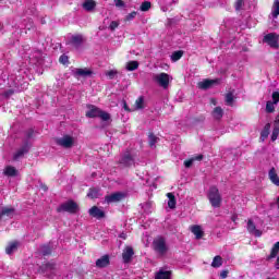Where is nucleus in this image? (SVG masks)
Here are the masks:
<instances>
[{"label":"nucleus","mask_w":279,"mask_h":279,"mask_svg":"<svg viewBox=\"0 0 279 279\" xmlns=\"http://www.w3.org/2000/svg\"><path fill=\"white\" fill-rule=\"evenodd\" d=\"M85 117H87V119H97L98 118V119H101V121H110V119H111L110 113L99 109L98 107H96L94 105L89 106V110L86 111Z\"/></svg>","instance_id":"1"},{"label":"nucleus","mask_w":279,"mask_h":279,"mask_svg":"<svg viewBox=\"0 0 279 279\" xmlns=\"http://www.w3.org/2000/svg\"><path fill=\"white\" fill-rule=\"evenodd\" d=\"M207 198L213 208H221V193H219V189L215 185L209 187L207 193Z\"/></svg>","instance_id":"2"},{"label":"nucleus","mask_w":279,"mask_h":279,"mask_svg":"<svg viewBox=\"0 0 279 279\" xmlns=\"http://www.w3.org/2000/svg\"><path fill=\"white\" fill-rule=\"evenodd\" d=\"M80 210V205L75 203V201L70 199L63 204H61L57 208V213H69V215H76V213Z\"/></svg>","instance_id":"3"},{"label":"nucleus","mask_w":279,"mask_h":279,"mask_svg":"<svg viewBox=\"0 0 279 279\" xmlns=\"http://www.w3.org/2000/svg\"><path fill=\"white\" fill-rule=\"evenodd\" d=\"M153 250L157 252V254H160V256H165V254L169 251V247H167V241L165 238L160 236L153 241Z\"/></svg>","instance_id":"4"},{"label":"nucleus","mask_w":279,"mask_h":279,"mask_svg":"<svg viewBox=\"0 0 279 279\" xmlns=\"http://www.w3.org/2000/svg\"><path fill=\"white\" fill-rule=\"evenodd\" d=\"M57 145L63 147L64 149H71L75 145V140L71 135H63L62 137L56 138Z\"/></svg>","instance_id":"5"},{"label":"nucleus","mask_w":279,"mask_h":279,"mask_svg":"<svg viewBox=\"0 0 279 279\" xmlns=\"http://www.w3.org/2000/svg\"><path fill=\"white\" fill-rule=\"evenodd\" d=\"M219 84H221V78H205L198 83V88H201V90H208L213 88V86H219Z\"/></svg>","instance_id":"6"},{"label":"nucleus","mask_w":279,"mask_h":279,"mask_svg":"<svg viewBox=\"0 0 279 279\" xmlns=\"http://www.w3.org/2000/svg\"><path fill=\"white\" fill-rule=\"evenodd\" d=\"M278 40H279V35L276 33H269L265 35L263 39V41L266 43V45H268L272 49H278L279 47Z\"/></svg>","instance_id":"7"},{"label":"nucleus","mask_w":279,"mask_h":279,"mask_svg":"<svg viewBox=\"0 0 279 279\" xmlns=\"http://www.w3.org/2000/svg\"><path fill=\"white\" fill-rule=\"evenodd\" d=\"M119 165H122V167L125 168L134 167V157L132 156V153H130V150L123 153L119 160Z\"/></svg>","instance_id":"8"},{"label":"nucleus","mask_w":279,"mask_h":279,"mask_svg":"<svg viewBox=\"0 0 279 279\" xmlns=\"http://www.w3.org/2000/svg\"><path fill=\"white\" fill-rule=\"evenodd\" d=\"M155 82L161 86V88H169L170 76L168 73L161 72L154 77Z\"/></svg>","instance_id":"9"},{"label":"nucleus","mask_w":279,"mask_h":279,"mask_svg":"<svg viewBox=\"0 0 279 279\" xmlns=\"http://www.w3.org/2000/svg\"><path fill=\"white\" fill-rule=\"evenodd\" d=\"M125 197V193L123 192H116L105 196L106 204H114L117 202H123Z\"/></svg>","instance_id":"10"},{"label":"nucleus","mask_w":279,"mask_h":279,"mask_svg":"<svg viewBox=\"0 0 279 279\" xmlns=\"http://www.w3.org/2000/svg\"><path fill=\"white\" fill-rule=\"evenodd\" d=\"M25 154H29V143L27 141L13 154V160L16 161L23 158Z\"/></svg>","instance_id":"11"},{"label":"nucleus","mask_w":279,"mask_h":279,"mask_svg":"<svg viewBox=\"0 0 279 279\" xmlns=\"http://www.w3.org/2000/svg\"><path fill=\"white\" fill-rule=\"evenodd\" d=\"M134 257V247L125 246L122 252V260L124 265L132 263V258Z\"/></svg>","instance_id":"12"},{"label":"nucleus","mask_w":279,"mask_h":279,"mask_svg":"<svg viewBox=\"0 0 279 279\" xmlns=\"http://www.w3.org/2000/svg\"><path fill=\"white\" fill-rule=\"evenodd\" d=\"M84 44V36L82 35H73L69 41H66V45H72L75 49H80L82 45Z\"/></svg>","instance_id":"13"},{"label":"nucleus","mask_w":279,"mask_h":279,"mask_svg":"<svg viewBox=\"0 0 279 279\" xmlns=\"http://www.w3.org/2000/svg\"><path fill=\"white\" fill-rule=\"evenodd\" d=\"M89 216L94 217V219H104L106 217V211L101 210L97 206H93L89 210Z\"/></svg>","instance_id":"14"},{"label":"nucleus","mask_w":279,"mask_h":279,"mask_svg":"<svg viewBox=\"0 0 279 279\" xmlns=\"http://www.w3.org/2000/svg\"><path fill=\"white\" fill-rule=\"evenodd\" d=\"M246 228L250 234H255V236H263V231L256 229V225L254 223V220L248 219Z\"/></svg>","instance_id":"15"},{"label":"nucleus","mask_w":279,"mask_h":279,"mask_svg":"<svg viewBox=\"0 0 279 279\" xmlns=\"http://www.w3.org/2000/svg\"><path fill=\"white\" fill-rule=\"evenodd\" d=\"M108 265H110V255H104L96 260V267H98V269H104L108 267Z\"/></svg>","instance_id":"16"},{"label":"nucleus","mask_w":279,"mask_h":279,"mask_svg":"<svg viewBox=\"0 0 279 279\" xmlns=\"http://www.w3.org/2000/svg\"><path fill=\"white\" fill-rule=\"evenodd\" d=\"M74 77H90L93 75V70L90 69H76L73 73Z\"/></svg>","instance_id":"17"},{"label":"nucleus","mask_w":279,"mask_h":279,"mask_svg":"<svg viewBox=\"0 0 279 279\" xmlns=\"http://www.w3.org/2000/svg\"><path fill=\"white\" fill-rule=\"evenodd\" d=\"M53 270H56L54 262H48L46 264H41L39 267V274H47V271H53Z\"/></svg>","instance_id":"18"},{"label":"nucleus","mask_w":279,"mask_h":279,"mask_svg":"<svg viewBox=\"0 0 279 279\" xmlns=\"http://www.w3.org/2000/svg\"><path fill=\"white\" fill-rule=\"evenodd\" d=\"M3 175H5L7 178H16V175H19V170L13 166H5L3 170Z\"/></svg>","instance_id":"19"},{"label":"nucleus","mask_w":279,"mask_h":279,"mask_svg":"<svg viewBox=\"0 0 279 279\" xmlns=\"http://www.w3.org/2000/svg\"><path fill=\"white\" fill-rule=\"evenodd\" d=\"M191 232L194 233V236H196L197 240L204 238V230H202V226L194 225L190 228Z\"/></svg>","instance_id":"20"},{"label":"nucleus","mask_w":279,"mask_h":279,"mask_svg":"<svg viewBox=\"0 0 279 279\" xmlns=\"http://www.w3.org/2000/svg\"><path fill=\"white\" fill-rule=\"evenodd\" d=\"M82 5L83 10H86V12H93V10L97 8V2H95V0H85Z\"/></svg>","instance_id":"21"},{"label":"nucleus","mask_w":279,"mask_h":279,"mask_svg":"<svg viewBox=\"0 0 279 279\" xmlns=\"http://www.w3.org/2000/svg\"><path fill=\"white\" fill-rule=\"evenodd\" d=\"M268 177L270 182L275 184V186H279V177L278 173H276V168H271L268 172Z\"/></svg>","instance_id":"22"},{"label":"nucleus","mask_w":279,"mask_h":279,"mask_svg":"<svg viewBox=\"0 0 279 279\" xmlns=\"http://www.w3.org/2000/svg\"><path fill=\"white\" fill-rule=\"evenodd\" d=\"M166 196L168 197V207L171 209V210H174L177 204H178V201L175 199V195L171 192L167 193Z\"/></svg>","instance_id":"23"},{"label":"nucleus","mask_w":279,"mask_h":279,"mask_svg":"<svg viewBox=\"0 0 279 279\" xmlns=\"http://www.w3.org/2000/svg\"><path fill=\"white\" fill-rule=\"evenodd\" d=\"M16 250H19V241H12V242H9V244L7 245L5 253L11 255V254H14Z\"/></svg>","instance_id":"24"},{"label":"nucleus","mask_w":279,"mask_h":279,"mask_svg":"<svg viewBox=\"0 0 279 279\" xmlns=\"http://www.w3.org/2000/svg\"><path fill=\"white\" fill-rule=\"evenodd\" d=\"M225 104L226 106H230L232 108V106H234V89L231 92H228L225 95Z\"/></svg>","instance_id":"25"},{"label":"nucleus","mask_w":279,"mask_h":279,"mask_svg":"<svg viewBox=\"0 0 279 279\" xmlns=\"http://www.w3.org/2000/svg\"><path fill=\"white\" fill-rule=\"evenodd\" d=\"M211 116L216 121H221L223 119V109L221 107H215Z\"/></svg>","instance_id":"26"},{"label":"nucleus","mask_w":279,"mask_h":279,"mask_svg":"<svg viewBox=\"0 0 279 279\" xmlns=\"http://www.w3.org/2000/svg\"><path fill=\"white\" fill-rule=\"evenodd\" d=\"M279 254V241L276 242L274 245H272V248L270 251V254L269 256H267V260H271L272 258H276V256H278Z\"/></svg>","instance_id":"27"},{"label":"nucleus","mask_w":279,"mask_h":279,"mask_svg":"<svg viewBox=\"0 0 279 279\" xmlns=\"http://www.w3.org/2000/svg\"><path fill=\"white\" fill-rule=\"evenodd\" d=\"M271 130V123H266L264 129L260 132V138L262 141H265L266 138H269V132Z\"/></svg>","instance_id":"28"},{"label":"nucleus","mask_w":279,"mask_h":279,"mask_svg":"<svg viewBox=\"0 0 279 279\" xmlns=\"http://www.w3.org/2000/svg\"><path fill=\"white\" fill-rule=\"evenodd\" d=\"M222 265H223V257H221V255L215 256L211 262V267H214V269H219V267H221Z\"/></svg>","instance_id":"29"},{"label":"nucleus","mask_w":279,"mask_h":279,"mask_svg":"<svg viewBox=\"0 0 279 279\" xmlns=\"http://www.w3.org/2000/svg\"><path fill=\"white\" fill-rule=\"evenodd\" d=\"M100 191L97 187L89 189L87 193V197H89L90 199H97L98 197H100Z\"/></svg>","instance_id":"30"},{"label":"nucleus","mask_w":279,"mask_h":279,"mask_svg":"<svg viewBox=\"0 0 279 279\" xmlns=\"http://www.w3.org/2000/svg\"><path fill=\"white\" fill-rule=\"evenodd\" d=\"M158 141H160V138H158V136H156V134H154L151 132L148 133L149 147H156V143H158Z\"/></svg>","instance_id":"31"},{"label":"nucleus","mask_w":279,"mask_h":279,"mask_svg":"<svg viewBox=\"0 0 279 279\" xmlns=\"http://www.w3.org/2000/svg\"><path fill=\"white\" fill-rule=\"evenodd\" d=\"M182 56H184L183 50H177V51L172 52V54H171L172 62H178V60L182 59Z\"/></svg>","instance_id":"32"},{"label":"nucleus","mask_w":279,"mask_h":279,"mask_svg":"<svg viewBox=\"0 0 279 279\" xmlns=\"http://www.w3.org/2000/svg\"><path fill=\"white\" fill-rule=\"evenodd\" d=\"M135 106L137 110H143V108H145V98L143 96L138 97L135 100Z\"/></svg>","instance_id":"33"},{"label":"nucleus","mask_w":279,"mask_h":279,"mask_svg":"<svg viewBox=\"0 0 279 279\" xmlns=\"http://www.w3.org/2000/svg\"><path fill=\"white\" fill-rule=\"evenodd\" d=\"M156 279H171V271H159L156 275Z\"/></svg>","instance_id":"34"},{"label":"nucleus","mask_w":279,"mask_h":279,"mask_svg":"<svg viewBox=\"0 0 279 279\" xmlns=\"http://www.w3.org/2000/svg\"><path fill=\"white\" fill-rule=\"evenodd\" d=\"M138 69V61H129L126 63V71H136Z\"/></svg>","instance_id":"35"},{"label":"nucleus","mask_w":279,"mask_h":279,"mask_svg":"<svg viewBox=\"0 0 279 279\" xmlns=\"http://www.w3.org/2000/svg\"><path fill=\"white\" fill-rule=\"evenodd\" d=\"M40 247L43 256H51V246L49 244H44Z\"/></svg>","instance_id":"36"},{"label":"nucleus","mask_w":279,"mask_h":279,"mask_svg":"<svg viewBox=\"0 0 279 279\" xmlns=\"http://www.w3.org/2000/svg\"><path fill=\"white\" fill-rule=\"evenodd\" d=\"M276 104L272 101H267L266 102V112H268L269 114H271L272 112H276Z\"/></svg>","instance_id":"37"},{"label":"nucleus","mask_w":279,"mask_h":279,"mask_svg":"<svg viewBox=\"0 0 279 279\" xmlns=\"http://www.w3.org/2000/svg\"><path fill=\"white\" fill-rule=\"evenodd\" d=\"M151 9V2H149V1H144L142 4H141V7H140V10L142 11V12H148V10H150Z\"/></svg>","instance_id":"38"},{"label":"nucleus","mask_w":279,"mask_h":279,"mask_svg":"<svg viewBox=\"0 0 279 279\" xmlns=\"http://www.w3.org/2000/svg\"><path fill=\"white\" fill-rule=\"evenodd\" d=\"M272 16L274 19L278 17L279 16V1L276 0L274 2V7H272Z\"/></svg>","instance_id":"39"},{"label":"nucleus","mask_w":279,"mask_h":279,"mask_svg":"<svg viewBox=\"0 0 279 279\" xmlns=\"http://www.w3.org/2000/svg\"><path fill=\"white\" fill-rule=\"evenodd\" d=\"M106 75L109 80H114V77H117V75H119V72L117 70H110V71L106 72Z\"/></svg>","instance_id":"40"},{"label":"nucleus","mask_w":279,"mask_h":279,"mask_svg":"<svg viewBox=\"0 0 279 279\" xmlns=\"http://www.w3.org/2000/svg\"><path fill=\"white\" fill-rule=\"evenodd\" d=\"M195 162V159H193V158H190V159H186L185 161H184V167L186 168V169H191V167H193V163Z\"/></svg>","instance_id":"41"},{"label":"nucleus","mask_w":279,"mask_h":279,"mask_svg":"<svg viewBox=\"0 0 279 279\" xmlns=\"http://www.w3.org/2000/svg\"><path fill=\"white\" fill-rule=\"evenodd\" d=\"M243 3H244L243 0H236V1H235L234 8H235V11H236V12L241 11V8H243Z\"/></svg>","instance_id":"42"},{"label":"nucleus","mask_w":279,"mask_h":279,"mask_svg":"<svg viewBox=\"0 0 279 279\" xmlns=\"http://www.w3.org/2000/svg\"><path fill=\"white\" fill-rule=\"evenodd\" d=\"M136 11H133L131 13H129L126 16H125V21H134V19H136Z\"/></svg>","instance_id":"43"},{"label":"nucleus","mask_w":279,"mask_h":279,"mask_svg":"<svg viewBox=\"0 0 279 279\" xmlns=\"http://www.w3.org/2000/svg\"><path fill=\"white\" fill-rule=\"evenodd\" d=\"M59 62L61 64H69V57H66V54H62L60 58H59Z\"/></svg>","instance_id":"44"},{"label":"nucleus","mask_w":279,"mask_h":279,"mask_svg":"<svg viewBox=\"0 0 279 279\" xmlns=\"http://www.w3.org/2000/svg\"><path fill=\"white\" fill-rule=\"evenodd\" d=\"M272 104L275 105L279 104V92L272 93Z\"/></svg>","instance_id":"45"},{"label":"nucleus","mask_w":279,"mask_h":279,"mask_svg":"<svg viewBox=\"0 0 279 279\" xmlns=\"http://www.w3.org/2000/svg\"><path fill=\"white\" fill-rule=\"evenodd\" d=\"M117 27H119V22H117V21H112V22L110 23V25H109V29H110L111 32H114V29H117Z\"/></svg>","instance_id":"46"},{"label":"nucleus","mask_w":279,"mask_h":279,"mask_svg":"<svg viewBox=\"0 0 279 279\" xmlns=\"http://www.w3.org/2000/svg\"><path fill=\"white\" fill-rule=\"evenodd\" d=\"M26 138H32L34 136V129H28L25 132Z\"/></svg>","instance_id":"47"},{"label":"nucleus","mask_w":279,"mask_h":279,"mask_svg":"<svg viewBox=\"0 0 279 279\" xmlns=\"http://www.w3.org/2000/svg\"><path fill=\"white\" fill-rule=\"evenodd\" d=\"M116 8H125V2L123 0H116Z\"/></svg>","instance_id":"48"},{"label":"nucleus","mask_w":279,"mask_h":279,"mask_svg":"<svg viewBox=\"0 0 279 279\" xmlns=\"http://www.w3.org/2000/svg\"><path fill=\"white\" fill-rule=\"evenodd\" d=\"M274 131L279 132V119L278 118H276L274 121Z\"/></svg>","instance_id":"49"},{"label":"nucleus","mask_w":279,"mask_h":279,"mask_svg":"<svg viewBox=\"0 0 279 279\" xmlns=\"http://www.w3.org/2000/svg\"><path fill=\"white\" fill-rule=\"evenodd\" d=\"M278 135H279V131H274L272 130V134H271V141H278Z\"/></svg>","instance_id":"50"},{"label":"nucleus","mask_w":279,"mask_h":279,"mask_svg":"<svg viewBox=\"0 0 279 279\" xmlns=\"http://www.w3.org/2000/svg\"><path fill=\"white\" fill-rule=\"evenodd\" d=\"M4 97H12V95H14V89H8L7 92H4Z\"/></svg>","instance_id":"51"},{"label":"nucleus","mask_w":279,"mask_h":279,"mask_svg":"<svg viewBox=\"0 0 279 279\" xmlns=\"http://www.w3.org/2000/svg\"><path fill=\"white\" fill-rule=\"evenodd\" d=\"M192 160H194V162L195 161H202V160H204V155L194 156V157H192Z\"/></svg>","instance_id":"52"},{"label":"nucleus","mask_w":279,"mask_h":279,"mask_svg":"<svg viewBox=\"0 0 279 279\" xmlns=\"http://www.w3.org/2000/svg\"><path fill=\"white\" fill-rule=\"evenodd\" d=\"M230 274V271L229 270H222L221 272H220V278L221 279H226V278H228V275Z\"/></svg>","instance_id":"53"},{"label":"nucleus","mask_w":279,"mask_h":279,"mask_svg":"<svg viewBox=\"0 0 279 279\" xmlns=\"http://www.w3.org/2000/svg\"><path fill=\"white\" fill-rule=\"evenodd\" d=\"M123 109H124L126 112H132V110H130V107L128 106V102H126V101H123Z\"/></svg>","instance_id":"54"},{"label":"nucleus","mask_w":279,"mask_h":279,"mask_svg":"<svg viewBox=\"0 0 279 279\" xmlns=\"http://www.w3.org/2000/svg\"><path fill=\"white\" fill-rule=\"evenodd\" d=\"M210 104H213V106H217V99L216 98H210Z\"/></svg>","instance_id":"55"},{"label":"nucleus","mask_w":279,"mask_h":279,"mask_svg":"<svg viewBox=\"0 0 279 279\" xmlns=\"http://www.w3.org/2000/svg\"><path fill=\"white\" fill-rule=\"evenodd\" d=\"M276 269H279V256L277 257L276 264H275Z\"/></svg>","instance_id":"56"},{"label":"nucleus","mask_w":279,"mask_h":279,"mask_svg":"<svg viewBox=\"0 0 279 279\" xmlns=\"http://www.w3.org/2000/svg\"><path fill=\"white\" fill-rule=\"evenodd\" d=\"M277 208L279 209V196L277 197Z\"/></svg>","instance_id":"57"},{"label":"nucleus","mask_w":279,"mask_h":279,"mask_svg":"<svg viewBox=\"0 0 279 279\" xmlns=\"http://www.w3.org/2000/svg\"><path fill=\"white\" fill-rule=\"evenodd\" d=\"M266 279H276V277H267Z\"/></svg>","instance_id":"58"},{"label":"nucleus","mask_w":279,"mask_h":279,"mask_svg":"<svg viewBox=\"0 0 279 279\" xmlns=\"http://www.w3.org/2000/svg\"><path fill=\"white\" fill-rule=\"evenodd\" d=\"M121 239H125V236H124V235H121Z\"/></svg>","instance_id":"59"},{"label":"nucleus","mask_w":279,"mask_h":279,"mask_svg":"<svg viewBox=\"0 0 279 279\" xmlns=\"http://www.w3.org/2000/svg\"><path fill=\"white\" fill-rule=\"evenodd\" d=\"M121 239H125V236H124V235H121Z\"/></svg>","instance_id":"60"}]
</instances>
